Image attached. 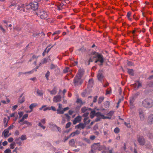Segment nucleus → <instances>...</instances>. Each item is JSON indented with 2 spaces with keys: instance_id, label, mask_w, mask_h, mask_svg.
<instances>
[{
  "instance_id": "nucleus-1",
  "label": "nucleus",
  "mask_w": 153,
  "mask_h": 153,
  "mask_svg": "<svg viewBox=\"0 0 153 153\" xmlns=\"http://www.w3.org/2000/svg\"><path fill=\"white\" fill-rule=\"evenodd\" d=\"M141 105L146 108H152L153 107V100L151 98H146L142 102Z\"/></svg>"
},
{
  "instance_id": "nucleus-2",
  "label": "nucleus",
  "mask_w": 153,
  "mask_h": 153,
  "mask_svg": "<svg viewBox=\"0 0 153 153\" xmlns=\"http://www.w3.org/2000/svg\"><path fill=\"white\" fill-rule=\"evenodd\" d=\"M36 14L42 19H45L48 16V14L44 10H37Z\"/></svg>"
},
{
  "instance_id": "nucleus-3",
  "label": "nucleus",
  "mask_w": 153,
  "mask_h": 153,
  "mask_svg": "<svg viewBox=\"0 0 153 153\" xmlns=\"http://www.w3.org/2000/svg\"><path fill=\"white\" fill-rule=\"evenodd\" d=\"M83 81L80 76H76L74 79V83L75 86L81 85Z\"/></svg>"
},
{
  "instance_id": "nucleus-4",
  "label": "nucleus",
  "mask_w": 153,
  "mask_h": 153,
  "mask_svg": "<svg viewBox=\"0 0 153 153\" xmlns=\"http://www.w3.org/2000/svg\"><path fill=\"white\" fill-rule=\"evenodd\" d=\"M27 6L30 7V9L32 10H37L38 7V4L36 2L34 3H31Z\"/></svg>"
},
{
  "instance_id": "nucleus-5",
  "label": "nucleus",
  "mask_w": 153,
  "mask_h": 153,
  "mask_svg": "<svg viewBox=\"0 0 153 153\" xmlns=\"http://www.w3.org/2000/svg\"><path fill=\"white\" fill-rule=\"evenodd\" d=\"M97 76L98 80L101 81L104 77L102 70H99L98 72Z\"/></svg>"
},
{
  "instance_id": "nucleus-6",
  "label": "nucleus",
  "mask_w": 153,
  "mask_h": 153,
  "mask_svg": "<svg viewBox=\"0 0 153 153\" xmlns=\"http://www.w3.org/2000/svg\"><path fill=\"white\" fill-rule=\"evenodd\" d=\"M96 116L97 117V118L95 120V121L96 122L100 121L101 119H103V117H104L103 115L100 112L96 113Z\"/></svg>"
},
{
  "instance_id": "nucleus-7",
  "label": "nucleus",
  "mask_w": 153,
  "mask_h": 153,
  "mask_svg": "<svg viewBox=\"0 0 153 153\" xmlns=\"http://www.w3.org/2000/svg\"><path fill=\"white\" fill-rule=\"evenodd\" d=\"M139 115L141 121H143L144 120L145 117L143 111L141 109L139 110Z\"/></svg>"
},
{
  "instance_id": "nucleus-8",
  "label": "nucleus",
  "mask_w": 153,
  "mask_h": 153,
  "mask_svg": "<svg viewBox=\"0 0 153 153\" xmlns=\"http://www.w3.org/2000/svg\"><path fill=\"white\" fill-rule=\"evenodd\" d=\"M62 97L60 95L55 96L53 99V101L55 102H57L61 101Z\"/></svg>"
},
{
  "instance_id": "nucleus-9",
  "label": "nucleus",
  "mask_w": 153,
  "mask_h": 153,
  "mask_svg": "<svg viewBox=\"0 0 153 153\" xmlns=\"http://www.w3.org/2000/svg\"><path fill=\"white\" fill-rule=\"evenodd\" d=\"M138 141L141 145L143 146L145 144V140L143 136H140L138 138Z\"/></svg>"
},
{
  "instance_id": "nucleus-10",
  "label": "nucleus",
  "mask_w": 153,
  "mask_h": 153,
  "mask_svg": "<svg viewBox=\"0 0 153 153\" xmlns=\"http://www.w3.org/2000/svg\"><path fill=\"white\" fill-rule=\"evenodd\" d=\"M96 57L98 59L99 62L101 63H103L104 62V58L102 55L101 54H97V55Z\"/></svg>"
},
{
  "instance_id": "nucleus-11",
  "label": "nucleus",
  "mask_w": 153,
  "mask_h": 153,
  "mask_svg": "<svg viewBox=\"0 0 153 153\" xmlns=\"http://www.w3.org/2000/svg\"><path fill=\"white\" fill-rule=\"evenodd\" d=\"M148 123L150 125L153 124V114H150L148 117L147 120Z\"/></svg>"
},
{
  "instance_id": "nucleus-12",
  "label": "nucleus",
  "mask_w": 153,
  "mask_h": 153,
  "mask_svg": "<svg viewBox=\"0 0 153 153\" xmlns=\"http://www.w3.org/2000/svg\"><path fill=\"white\" fill-rule=\"evenodd\" d=\"M81 117L80 116H78L74 119L73 121V124L74 125H75L77 123L81 121Z\"/></svg>"
},
{
  "instance_id": "nucleus-13",
  "label": "nucleus",
  "mask_w": 153,
  "mask_h": 153,
  "mask_svg": "<svg viewBox=\"0 0 153 153\" xmlns=\"http://www.w3.org/2000/svg\"><path fill=\"white\" fill-rule=\"evenodd\" d=\"M99 144H100L99 143H94L91 146V148L94 151H96L98 150Z\"/></svg>"
},
{
  "instance_id": "nucleus-14",
  "label": "nucleus",
  "mask_w": 153,
  "mask_h": 153,
  "mask_svg": "<svg viewBox=\"0 0 153 153\" xmlns=\"http://www.w3.org/2000/svg\"><path fill=\"white\" fill-rule=\"evenodd\" d=\"M9 131L7 129H5L2 132V134L4 135V137L6 138L8 137L10 135V134H8Z\"/></svg>"
},
{
  "instance_id": "nucleus-15",
  "label": "nucleus",
  "mask_w": 153,
  "mask_h": 153,
  "mask_svg": "<svg viewBox=\"0 0 153 153\" xmlns=\"http://www.w3.org/2000/svg\"><path fill=\"white\" fill-rule=\"evenodd\" d=\"M136 97L135 96H132L130 98L129 100V103L131 106H133L134 105V102Z\"/></svg>"
},
{
  "instance_id": "nucleus-16",
  "label": "nucleus",
  "mask_w": 153,
  "mask_h": 153,
  "mask_svg": "<svg viewBox=\"0 0 153 153\" xmlns=\"http://www.w3.org/2000/svg\"><path fill=\"white\" fill-rule=\"evenodd\" d=\"M57 90V89L56 87H55L52 90L50 91L48 90V91L50 92L51 95H55L56 94Z\"/></svg>"
},
{
  "instance_id": "nucleus-17",
  "label": "nucleus",
  "mask_w": 153,
  "mask_h": 153,
  "mask_svg": "<svg viewBox=\"0 0 153 153\" xmlns=\"http://www.w3.org/2000/svg\"><path fill=\"white\" fill-rule=\"evenodd\" d=\"M24 94H22L19 97V99L18 102L22 104L25 101V98L24 97H22H22L23 95Z\"/></svg>"
},
{
  "instance_id": "nucleus-18",
  "label": "nucleus",
  "mask_w": 153,
  "mask_h": 153,
  "mask_svg": "<svg viewBox=\"0 0 153 153\" xmlns=\"http://www.w3.org/2000/svg\"><path fill=\"white\" fill-rule=\"evenodd\" d=\"M98 146V150L99 151H100L102 149L107 150L106 147L104 145L100 146V144H99Z\"/></svg>"
},
{
  "instance_id": "nucleus-19",
  "label": "nucleus",
  "mask_w": 153,
  "mask_h": 153,
  "mask_svg": "<svg viewBox=\"0 0 153 153\" xmlns=\"http://www.w3.org/2000/svg\"><path fill=\"white\" fill-rule=\"evenodd\" d=\"M33 73V71H31L28 72H19L18 73V76H20L22 74H31Z\"/></svg>"
},
{
  "instance_id": "nucleus-20",
  "label": "nucleus",
  "mask_w": 153,
  "mask_h": 153,
  "mask_svg": "<svg viewBox=\"0 0 153 153\" xmlns=\"http://www.w3.org/2000/svg\"><path fill=\"white\" fill-rule=\"evenodd\" d=\"M8 121L7 119V117H4L3 119V123L5 128L6 127L8 126Z\"/></svg>"
},
{
  "instance_id": "nucleus-21",
  "label": "nucleus",
  "mask_w": 153,
  "mask_h": 153,
  "mask_svg": "<svg viewBox=\"0 0 153 153\" xmlns=\"http://www.w3.org/2000/svg\"><path fill=\"white\" fill-rule=\"evenodd\" d=\"M85 126V125L84 123V124L82 123H80L79 124L76 126V127H77L78 128H81L82 129H84Z\"/></svg>"
},
{
  "instance_id": "nucleus-22",
  "label": "nucleus",
  "mask_w": 153,
  "mask_h": 153,
  "mask_svg": "<svg viewBox=\"0 0 153 153\" xmlns=\"http://www.w3.org/2000/svg\"><path fill=\"white\" fill-rule=\"evenodd\" d=\"M80 133V131L78 130H76L75 131L71 133L70 135L71 137H73L75 136L76 135H78Z\"/></svg>"
},
{
  "instance_id": "nucleus-23",
  "label": "nucleus",
  "mask_w": 153,
  "mask_h": 153,
  "mask_svg": "<svg viewBox=\"0 0 153 153\" xmlns=\"http://www.w3.org/2000/svg\"><path fill=\"white\" fill-rule=\"evenodd\" d=\"M128 72L129 74L132 76L134 75V71L132 69H128Z\"/></svg>"
},
{
  "instance_id": "nucleus-24",
  "label": "nucleus",
  "mask_w": 153,
  "mask_h": 153,
  "mask_svg": "<svg viewBox=\"0 0 153 153\" xmlns=\"http://www.w3.org/2000/svg\"><path fill=\"white\" fill-rule=\"evenodd\" d=\"M37 105V104L36 103H33L31 104L29 106V108L31 110L33 111V108L36 107Z\"/></svg>"
},
{
  "instance_id": "nucleus-25",
  "label": "nucleus",
  "mask_w": 153,
  "mask_h": 153,
  "mask_svg": "<svg viewBox=\"0 0 153 153\" xmlns=\"http://www.w3.org/2000/svg\"><path fill=\"white\" fill-rule=\"evenodd\" d=\"M24 124H26L28 126H31L32 125V123H31L29 122L27 120L24 121L22 123H21V125H23Z\"/></svg>"
},
{
  "instance_id": "nucleus-26",
  "label": "nucleus",
  "mask_w": 153,
  "mask_h": 153,
  "mask_svg": "<svg viewBox=\"0 0 153 153\" xmlns=\"http://www.w3.org/2000/svg\"><path fill=\"white\" fill-rule=\"evenodd\" d=\"M96 113L95 111L94 110H93L91 111L90 114V116L91 117V118H93L94 116L95 115L96 116Z\"/></svg>"
},
{
  "instance_id": "nucleus-27",
  "label": "nucleus",
  "mask_w": 153,
  "mask_h": 153,
  "mask_svg": "<svg viewBox=\"0 0 153 153\" xmlns=\"http://www.w3.org/2000/svg\"><path fill=\"white\" fill-rule=\"evenodd\" d=\"M88 118H85L83 120L84 123L85 125L89 123L91 121L90 120H88L87 121H86V120H87Z\"/></svg>"
},
{
  "instance_id": "nucleus-28",
  "label": "nucleus",
  "mask_w": 153,
  "mask_h": 153,
  "mask_svg": "<svg viewBox=\"0 0 153 153\" xmlns=\"http://www.w3.org/2000/svg\"><path fill=\"white\" fill-rule=\"evenodd\" d=\"M20 138H17L15 139V141L16 144H18L19 146H21L22 145L21 141L20 140Z\"/></svg>"
},
{
  "instance_id": "nucleus-29",
  "label": "nucleus",
  "mask_w": 153,
  "mask_h": 153,
  "mask_svg": "<svg viewBox=\"0 0 153 153\" xmlns=\"http://www.w3.org/2000/svg\"><path fill=\"white\" fill-rule=\"evenodd\" d=\"M69 144L72 146H74L75 144L74 139H72L69 142Z\"/></svg>"
},
{
  "instance_id": "nucleus-30",
  "label": "nucleus",
  "mask_w": 153,
  "mask_h": 153,
  "mask_svg": "<svg viewBox=\"0 0 153 153\" xmlns=\"http://www.w3.org/2000/svg\"><path fill=\"white\" fill-rule=\"evenodd\" d=\"M95 57V56H94L91 57L88 61V65H89L90 64V62H93Z\"/></svg>"
},
{
  "instance_id": "nucleus-31",
  "label": "nucleus",
  "mask_w": 153,
  "mask_h": 153,
  "mask_svg": "<svg viewBox=\"0 0 153 153\" xmlns=\"http://www.w3.org/2000/svg\"><path fill=\"white\" fill-rule=\"evenodd\" d=\"M50 75V72L49 71H47L45 74V77L47 80H49V77Z\"/></svg>"
},
{
  "instance_id": "nucleus-32",
  "label": "nucleus",
  "mask_w": 153,
  "mask_h": 153,
  "mask_svg": "<svg viewBox=\"0 0 153 153\" xmlns=\"http://www.w3.org/2000/svg\"><path fill=\"white\" fill-rule=\"evenodd\" d=\"M104 99V97H100L98 100V102L99 104L101 103L103 101Z\"/></svg>"
},
{
  "instance_id": "nucleus-33",
  "label": "nucleus",
  "mask_w": 153,
  "mask_h": 153,
  "mask_svg": "<svg viewBox=\"0 0 153 153\" xmlns=\"http://www.w3.org/2000/svg\"><path fill=\"white\" fill-rule=\"evenodd\" d=\"M76 102L77 103H80V105H83L85 103V102H82V100L79 98L77 99L76 101Z\"/></svg>"
},
{
  "instance_id": "nucleus-34",
  "label": "nucleus",
  "mask_w": 153,
  "mask_h": 153,
  "mask_svg": "<svg viewBox=\"0 0 153 153\" xmlns=\"http://www.w3.org/2000/svg\"><path fill=\"white\" fill-rule=\"evenodd\" d=\"M77 51H80L82 53H83L85 51L86 49L84 47H82L81 48L78 49Z\"/></svg>"
},
{
  "instance_id": "nucleus-35",
  "label": "nucleus",
  "mask_w": 153,
  "mask_h": 153,
  "mask_svg": "<svg viewBox=\"0 0 153 153\" xmlns=\"http://www.w3.org/2000/svg\"><path fill=\"white\" fill-rule=\"evenodd\" d=\"M26 136L25 134L22 135L20 139L22 140H24L27 139Z\"/></svg>"
},
{
  "instance_id": "nucleus-36",
  "label": "nucleus",
  "mask_w": 153,
  "mask_h": 153,
  "mask_svg": "<svg viewBox=\"0 0 153 153\" xmlns=\"http://www.w3.org/2000/svg\"><path fill=\"white\" fill-rule=\"evenodd\" d=\"M56 67V65L51 64L50 65V69L51 70L54 69Z\"/></svg>"
},
{
  "instance_id": "nucleus-37",
  "label": "nucleus",
  "mask_w": 153,
  "mask_h": 153,
  "mask_svg": "<svg viewBox=\"0 0 153 153\" xmlns=\"http://www.w3.org/2000/svg\"><path fill=\"white\" fill-rule=\"evenodd\" d=\"M47 62H48L47 59L46 58H45L42 59V62H41L40 63H41V65H42L43 64H44L46 63Z\"/></svg>"
},
{
  "instance_id": "nucleus-38",
  "label": "nucleus",
  "mask_w": 153,
  "mask_h": 153,
  "mask_svg": "<svg viewBox=\"0 0 153 153\" xmlns=\"http://www.w3.org/2000/svg\"><path fill=\"white\" fill-rule=\"evenodd\" d=\"M60 32L61 31L59 30L56 31L52 34V36H54L55 35H58L59 34Z\"/></svg>"
},
{
  "instance_id": "nucleus-39",
  "label": "nucleus",
  "mask_w": 153,
  "mask_h": 153,
  "mask_svg": "<svg viewBox=\"0 0 153 153\" xmlns=\"http://www.w3.org/2000/svg\"><path fill=\"white\" fill-rule=\"evenodd\" d=\"M15 145H16V144H15V143L14 142L11 143V144H10V148L11 149H13L14 148V147H15Z\"/></svg>"
},
{
  "instance_id": "nucleus-40",
  "label": "nucleus",
  "mask_w": 153,
  "mask_h": 153,
  "mask_svg": "<svg viewBox=\"0 0 153 153\" xmlns=\"http://www.w3.org/2000/svg\"><path fill=\"white\" fill-rule=\"evenodd\" d=\"M37 93L40 96H42L43 95V92L42 91L39 90V89L37 90Z\"/></svg>"
},
{
  "instance_id": "nucleus-41",
  "label": "nucleus",
  "mask_w": 153,
  "mask_h": 153,
  "mask_svg": "<svg viewBox=\"0 0 153 153\" xmlns=\"http://www.w3.org/2000/svg\"><path fill=\"white\" fill-rule=\"evenodd\" d=\"M38 126L41 127L43 129H45L46 128L45 126H43L41 122L39 123Z\"/></svg>"
},
{
  "instance_id": "nucleus-42",
  "label": "nucleus",
  "mask_w": 153,
  "mask_h": 153,
  "mask_svg": "<svg viewBox=\"0 0 153 153\" xmlns=\"http://www.w3.org/2000/svg\"><path fill=\"white\" fill-rule=\"evenodd\" d=\"M147 136L150 139L153 138V133H149L147 134Z\"/></svg>"
},
{
  "instance_id": "nucleus-43",
  "label": "nucleus",
  "mask_w": 153,
  "mask_h": 153,
  "mask_svg": "<svg viewBox=\"0 0 153 153\" xmlns=\"http://www.w3.org/2000/svg\"><path fill=\"white\" fill-rule=\"evenodd\" d=\"M81 111L83 113H85L87 110V108L85 107H84L81 108Z\"/></svg>"
},
{
  "instance_id": "nucleus-44",
  "label": "nucleus",
  "mask_w": 153,
  "mask_h": 153,
  "mask_svg": "<svg viewBox=\"0 0 153 153\" xmlns=\"http://www.w3.org/2000/svg\"><path fill=\"white\" fill-rule=\"evenodd\" d=\"M114 131L116 133H118L120 131V129L116 127L114 129Z\"/></svg>"
},
{
  "instance_id": "nucleus-45",
  "label": "nucleus",
  "mask_w": 153,
  "mask_h": 153,
  "mask_svg": "<svg viewBox=\"0 0 153 153\" xmlns=\"http://www.w3.org/2000/svg\"><path fill=\"white\" fill-rule=\"evenodd\" d=\"M57 113L59 114H62L64 113L62 110H57Z\"/></svg>"
},
{
  "instance_id": "nucleus-46",
  "label": "nucleus",
  "mask_w": 153,
  "mask_h": 153,
  "mask_svg": "<svg viewBox=\"0 0 153 153\" xmlns=\"http://www.w3.org/2000/svg\"><path fill=\"white\" fill-rule=\"evenodd\" d=\"M146 147L148 149H150L151 148L152 146L150 143H149L148 144H146L145 145Z\"/></svg>"
},
{
  "instance_id": "nucleus-47",
  "label": "nucleus",
  "mask_w": 153,
  "mask_h": 153,
  "mask_svg": "<svg viewBox=\"0 0 153 153\" xmlns=\"http://www.w3.org/2000/svg\"><path fill=\"white\" fill-rule=\"evenodd\" d=\"M89 114V113L88 112H85L84 114H83L82 116L85 118H88V116Z\"/></svg>"
},
{
  "instance_id": "nucleus-48",
  "label": "nucleus",
  "mask_w": 153,
  "mask_h": 153,
  "mask_svg": "<svg viewBox=\"0 0 153 153\" xmlns=\"http://www.w3.org/2000/svg\"><path fill=\"white\" fill-rule=\"evenodd\" d=\"M18 114L19 115V118H20L23 116V115L24 114V113L22 111H20V112H18Z\"/></svg>"
},
{
  "instance_id": "nucleus-49",
  "label": "nucleus",
  "mask_w": 153,
  "mask_h": 153,
  "mask_svg": "<svg viewBox=\"0 0 153 153\" xmlns=\"http://www.w3.org/2000/svg\"><path fill=\"white\" fill-rule=\"evenodd\" d=\"M109 102L108 101H106L105 102L104 106L105 107V108H108L109 107Z\"/></svg>"
},
{
  "instance_id": "nucleus-50",
  "label": "nucleus",
  "mask_w": 153,
  "mask_h": 153,
  "mask_svg": "<svg viewBox=\"0 0 153 153\" xmlns=\"http://www.w3.org/2000/svg\"><path fill=\"white\" fill-rule=\"evenodd\" d=\"M41 63H40L39 64V66H36V68H34V69H33L32 71H33V72L34 71H37V69H38L39 68V67L40 66H41Z\"/></svg>"
},
{
  "instance_id": "nucleus-51",
  "label": "nucleus",
  "mask_w": 153,
  "mask_h": 153,
  "mask_svg": "<svg viewBox=\"0 0 153 153\" xmlns=\"http://www.w3.org/2000/svg\"><path fill=\"white\" fill-rule=\"evenodd\" d=\"M71 124V122H68L66 125L65 126V128H69Z\"/></svg>"
},
{
  "instance_id": "nucleus-52",
  "label": "nucleus",
  "mask_w": 153,
  "mask_h": 153,
  "mask_svg": "<svg viewBox=\"0 0 153 153\" xmlns=\"http://www.w3.org/2000/svg\"><path fill=\"white\" fill-rule=\"evenodd\" d=\"M53 46V45L51 47V48H46L45 49V50H46V53H48L51 49V48H52Z\"/></svg>"
},
{
  "instance_id": "nucleus-53",
  "label": "nucleus",
  "mask_w": 153,
  "mask_h": 153,
  "mask_svg": "<svg viewBox=\"0 0 153 153\" xmlns=\"http://www.w3.org/2000/svg\"><path fill=\"white\" fill-rule=\"evenodd\" d=\"M65 116L67 117V119L68 121H69L70 120L71 117L70 116H69L68 114H65Z\"/></svg>"
},
{
  "instance_id": "nucleus-54",
  "label": "nucleus",
  "mask_w": 153,
  "mask_h": 153,
  "mask_svg": "<svg viewBox=\"0 0 153 153\" xmlns=\"http://www.w3.org/2000/svg\"><path fill=\"white\" fill-rule=\"evenodd\" d=\"M53 125V127H56V128H57V129L58 130V131H59V132H61V128L57 126L55 124H54Z\"/></svg>"
},
{
  "instance_id": "nucleus-55",
  "label": "nucleus",
  "mask_w": 153,
  "mask_h": 153,
  "mask_svg": "<svg viewBox=\"0 0 153 153\" xmlns=\"http://www.w3.org/2000/svg\"><path fill=\"white\" fill-rule=\"evenodd\" d=\"M25 119H24V118L22 117L21 119L19 120L18 121L19 123H20V124L21 123H22L21 122L24 121V120Z\"/></svg>"
},
{
  "instance_id": "nucleus-56",
  "label": "nucleus",
  "mask_w": 153,
  "mask_h": 153,
  "mask_svg": "<svg viewBox=\"0 0 153 153\" xmlns=\"http://www.w3.org/2000/svg\"><path fill=\"white\" fill-rule=\"evenodd\" d=\"M127 64L129 66H132L134 65L132 62L130 61H128Z\"/></svg>"
},
{
  "instance_id": "nucleus-57",
  "label": "nucleus",
  "mask_w": 153,
  "mask_h": 153,
  "mask_svg": "<svg viewBox=\"0 0 153 153\" xmlns=\"http://www.w3.org/2000/svg\"><path fill=\"white\" fill-rule=\"evenodd\" d=\"M97 98H98V96H96L94 97L93 100V102H97Z\"/></svg>"
},
{
  "instance_id": "nucleus-58",
  "label": "nucleus",
  "mask_w": 153,
  "mask_h": 153,
  "mask_svg": "<svg viewBox=\"0 0 153 153\" xmlns=\"http://www.w3.org/2000/svg\"><path fill=\"white\" fill-rule=\"evenodd\" d=\"M11 152V150L9 149H7L4 152V153H10Z\"/></svg>"
},
{
  "instance_id": "nucleus-59",
  "label": "nucleus",
  "mask_w": 153,
  "mask_h": 153,
  "mask_svg": "<svg viewBox=\"0 0 153 153\" xmlns=\"http://www.w3.org/2000/svg\"><path fill=\"white\" fill-rule=\"evenodd\" d=\"M114 114V112L112 111H111L108 114V115L109 116L111 117Z\"/></svg>"
},
{
  "instance_id": "nucleus-60",
  "label": "nucleus",
  "mask_w": 153,
  "mask_h": 153,
  "mask_svg": "<svg viewBox=\"0 0 153 153\" xmlns=\"http://www.w3.org/2000/svg\"><path fill=\"white\" fill-rule=\"evenodd\" d=\"M13 140V139L12 137H10L8 139V141L9 143L12 142Z\"/></svg>"
},
{
  "instance_id": "nucleus-61",
  "label": "nucleus",
  "mask_w": 153,
  "mask_h": 153,
  "mask_svg": "<svg viewBox=\"0 0 153 153\" xmlns=\"http://www.w3.org/2000/svg\"><path fill=\"white\" fill-rule=\"evenodd\" d=\"M137 82L138 83L137 88H139L140 87L142 86L141 83L139 81H137Z\"/></svg>"
},
{
  "instance_id": "nucleus-62",
  "label": "nucleus",
  "mask_w": 153,
  "mask_h": 153,
  "mask_svg": "<svg viewBox=\"0 0 153 153\" xmlns=\"http://www.w3.org/2000/svg\"><path fill=\"white\" fill-rule=\"evenodd\" d=\"M59 105V106H58V108L57 109V110H62V105L61 104H58Z\"/></svg>"
},
{
  "instance_id": "nucleus-63",
  "label": "nucleus",
  "mask_w": 153,
  "mask_h": 153,
  "mask_svg": "<svg viewBox=\"0 0 153 153\" xmlns=\"http://www.w3.org/2000/svg\"><path fill=\"white\" fill-rule=\"evenodd\" d=\"M13 126H14L13 125H11L9 126L7 129L9 131V130H10L13 128Z\"/></svg>"
},
{
  "instance_id": "nucleus-64",
  "label": "nucleus",
  "mask_w": 153,
  "mask_h": 153,
  "mask_svg": "<svg viewBox=\"0 0 153 153\" xmlns=\"http://www.w3.org/2000/svg\"><path fill=\"white\" fill-rule=\"evenodd\" d=\"M131 12L130 11H129L127 13V17L128 18H129L130 16H131Z\"/></svg>"
}]
</instances>
